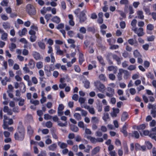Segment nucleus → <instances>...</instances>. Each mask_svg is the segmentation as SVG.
<instances>
[{
	"instance_id": "31",
	"label": "nucleus",
	"mask_w": 156,
	"mask_h": 156,
	"mask_svg": "<svg viewBox=\"0 0 156 156\" xmlns=\"http://www.w3.org/2000/svg\"><path fill=\"white\" fill-rule=\"evenodd\" d=\"M1 37V39L4 41H6L7 39L8 34L7 33L4 32L2 33Z\"/></svg>"
},
{
	"instance_id": "56",
	"label": "nucleus",
	"mask_w": 156,
	"mask_h": 156,
	"mask_svg": "<svg viewBox=\"0 0 156 156\" xmlns=\"http://www.w3.org/2000/svg\"><path fill=\"white\" fill-rule=\"evenodd\" d=\"M86 100V99L83 98L82 97H80L78 100L79 102L80 103V104H83L85 102V101Z\"/></svg>"
},
{
	"instance_id": "34",
	"label": "nucleus",
	"mask_w": 156,
	"mask_h": 156,
	"mask_svg": "<svg viewBox=\"0 0 156 156\" xmlns=\"http://www.w3.org/2000/svg\"><path fill=\"white\" fill-rule=\"evenodd\" d=\"M123 144L125 153L126 154H128L129 152V150L127 143L125 142Z\"/></svg>"
},
{
	"instance_id": "26",
	"label": "nucleus",
	"mask_w": 156,
	"mask_h": 156,
	"mask_svg": "<svg viewBox=\"0 0 156 156\" xmlns=\"http://www.w3.org/2000/svg\"><path fill=\"white\" fill-rule=\"evenodd\" d=\"M97 58L102 66H104L105 65V63L104 62L103 58L100 55L98 56H97Z\"/></svg>"
},
{
	"instance_id": "22",
	"label": "nucleus",
	"mask_w": 156,
	"mask_h": 156,
	"mask_svg": "<svg viewBox=\"0 0 156 156\" xmlns=\"http://www.w3.org/2000/svg\"><path fill=\"white\" fill-rule=\"evenodd\" d=\"M84 61V59L83 54L82 53H80L79 58V64L81 65Z\"/></svg>"
},
{
	"instance_id": "62",
	"label": "nucleus",
	"mask_w": 156,
	"mask_h": 156,
	"mask_svg": "<svg viewBox=\"0 0 156 156\" xmlns=\"http://www.w3.org/2000/svg\"><path fill=\"white\" fill-rule=\"evenodd\" d=\"M78 98V95L77 94H74L72 97L73 100L76 101H77Z\"/></svg>"
},
{
	"instance_id": "44",
	"label": "nucleus",
	"mask_w": 156,
	"mask_h": 156,
	"mask_svg": "<svg viewBox=\"0 0 156 156\" xmlns=\"http://www.w3.org/2000/svg\"><path fill=\"white\" fill-rule=\"evenodd\" d=\"M30 101L31 104H33L35 105H38L39 103V101L37 100H34L33 99H30Z\"/></svg>"
},
{
	"instance_id": "32",
	"label": "nucleus",
	"mask_w": 156,
	"mask_h": 156,
	"mask_svg": "<svg viewBox=\"0 0 156 156\" xmlns=\"http://www.w3.org/2000/svg\"><path fill=\"white\" fill-rule=\"evenodd\" d=\"M122 69H119V72L117 75V77L118 79L119 80H120L122 79Z\"/></svg>"
},
{
	"instance_id": "57",
	"label": "nucleus",
	"mask_w": 156,
	"mask_h": 156,
	"mask_svg": "<svg viewBox=\"0 0 156 156\" xmlns=\"http://www.w3.org/2000/svg\"><path fill=\"white\" fill-rule=\"evenodd\" d=\"M150 127H154L156 125V121L153 119L152 120L150 123L149 124Z\"/></svg>"
},
{
	"instance_id": "50",
	"label": "nucleus",
	"mask_w": 156,
	"mask_h": 156,
	"mask_svg": "<svg viewBox=\"0 0 156 156\" xmlns=\"http://www.w3.org/2000/svg\"><path fill=\"white\" fill-rule=\"evenodd\" d=\"M119 46L118 45H110L109 48L110 49L113 50L116 49L118 48Z\"/></svg>"
},
{
	"instance_id": "43",
	"label": "nucleus",
	"mask_w": 156,
	"mask_h": 156,
	"mask_svg": "<svg viewBox=\"0 0 156 156\" xmlns=\"http://www.w3.org/2000/svg\"><path fill=\"white\" fill-rule=\"evenodd\" d=\"M30 39L31 42H34L37 39V37L36 35H31L30 36Z\"/></svg>"
},
{
	"instance_id": "61",
	"label": "nucleus",
	"mask_w": 156,
	"mask_h": 156,
	"mask_svg": "<svg viewBox=\"0 0 156 156\" xmlns=\"http://www.w3.org/2000/svg\"><path fill=\"white\" fill-rule=\"evenodd\" d=\"M80 9L79 8H77L75 10L74 12L76 16L78 17L79 16V14L80 12Z\"/></svg>"
},
{
	"instance_id": "35",
	"label": "nucleus",
	"mask_w": 156,
	"mask_h": 156,
	"mask_svg": "<svg viewBox=\"0 0 156 156\" xmlns=\"http://www.w3.org/2000/svg\"><path fill=\"white\" fill-rule=\"evenodd\" d=\"M137 23V20L135 19H133L131 22V25L132 27V30L133 29L137 28L136 27V25Z\"/></svg>"
},
{
	"instance_id": "30",
	"label": "nucleus",
	"mask_w": 156,
	"mask_h": 156,
	"mask_svg": "<svg viewBox=\"0 0 156 156\" xmlns=\"http://www.w3.org/2000/svg\"><path fill=\"white\" fill-rule=\"evenodd\" d=\"M87 30L88 32H91L93 34H94L95 32V28L93 26L87 27Z\"/></svg>"
},
{
	"instance_id": "47",
	"label": "nucleus",
	"mask_w": 156,
	"mask_h": 156,
	"mask_svg": "<svg viewBox=\"0 0 156 156\" xmlns=\"http://www.w3.org/2000/svg\"><path fill=\"white\" fill-rule=\"evenodd\" d=\"M99 78L102 81H105L106 80V78L105 75L103 74H100L99 76Z\"/></svg>"
},
{
	"instance_id": "4",
	"label": "nucleus",
	"mask_w": 156,
	"mask_h": 156,
	"mask_svg": "<svg viewBox=\"0 0 156 156\" xmlns=\"http://www.w3.org/2000/svg\"><path fill=\"white\" fill-rule=\"evenodd\" d=\"M86 12L85 10H83L80 12V15L78 17L80 19V23L83 22L86 20L87 18L85 16Z\"/></svg>"
},
{
	"instance_id": "21",
	"label": "nucleus",
	"mask_w": 156,
	"mask_h": 156,
	"mask_svg": "<svg viewBox=\"0 0 156 156\" xmlns=\"http://www.w3.org/2000/svg\"><path fill=\"white\" fill-rule=\"evenodd\" d=\"M122 73H124L123 77L124 79H127L130 76L129 72L126 70L122 69Z\"/></svg>"
},
{
	"instance_id": "59",
	"label": "nucleus",
	"mask_w": 156,
	"mask_h": 156,
	"mask_svg": "<svg viewBox=\"0 0 156 156\" xmlns=\"http://www.w3.org/2000/svg\"><path fill=\"white\" fill-rule=\"evenodd\" d=\"M120 4L127 5L129 3V1L128 0H121L120 1Z\"/></svg>"
},
{
	"instance_id": "45",
	"label": "nucleus",
	"mask_w": 156,
	"mask_h": 156,
	"mask_svg": "<svg viewBox=\"0 0 156 156\" xmlns=\"http://www.w3.org/2000/svg\"><path fill=\"white\" fill-rule=\"evenodd\" d=\"M154 28V26L153 25L150 23L147 25V30H153Z\"/></svg>"
},
{
	"instance_id": "5",
	"label": "nucleus",
	"mask_w": 156,
	"mask_h": 156,
	"mask_svg": "<svg viewBox=\"0 0 156 156\" xmlns=\"http://www.w3.org/2000/svg\"><path fill=\"white\" fill-rule=\"evenodd\" d=\"M110 56H112L113 58L117 61L118 64L120 65L121 64V59H122V58L118 57L117 55L112 54L111 53H108L107 55V57H109Z\"/></svg>"
},
{
	"instance_id": "46",
	"label": "nucleus",
	"mask_w": 156,
	"mask_h": 156,
	"mask_svg": "<svg viewBox=\"0 0 156 156\" xmlns=\"http://www.w3.org/2000/svg\"><path fill=\"white\" fill-rule=\"evenodd\" d=\"M79 31L81 33L83 34H85L86 33V29L84 27H81Z\"/></svg>"
},
{
	"instance_id": "19",
	"label": "nucleus",
	"mask_w": 156,
	"mask_h": 156,
	"mask_svg": "<svg viewBox=\"0 0 156 156\" xmlns=\"http://www.w3.org/2000/svg\"><path fill=\"white\" fill-rule=\"evenodd\" d=\"M127 127L126 125H124L122 129L121 130V132H122L124 135L125 136H127L128 135V133L126 131Z\"/></svg>"
},
{
	"instance_id": "63",
	"label": "nucleus",
	"mask_w": 156,
	"mask_h": 156,
	"mask_svg": "<svg viewBox=\"0 0 156 156\" xmlns=\"http://www.w3.org/2000/svg\"><path fill=\"white\" fill-rule=\"evenodd\" d=\"M74 70L75 71L77 72V73H80L81 71L79 67V66L78 65H76L74 66Z\"/></svg>"
},
{
	"instance_id": "15",
	"label": "nucleus",
	"mask_w": 156,
	"mask_h": 156,
	"mask_svg": "<svg viewBox=\"0 0 156 156\" xmlns=\"http://www.w3.org/2000/svg\"><path fill=\"white\" fill-rule=\"evenodd\" d=\"M28 66L29 67L30 69H34L35 66V62L32 59H30L29 61Z\"/></svg>"
},
{
	"instance_id": "2",
	"label": "nucleus",
	"mask_w": 156,
	"mask_h": 156,
	"mask_svg": "<svg viewBox=\"0 0 156 156\" xmlns=\"http://www.w3.org/2000/svg\"><path fill=\"white\" fill-rule=\"evenodd\" d=\"M26 11L30 15H34L36 12L34 7L30 4H28L26 5Z\"/></svg>"
},
{
	"instance_id": "54",
	"label": "nucleus",
	"mask_w": 156,
	"mask_h": 156,
	"mask_svg": "<svg viewBox=\"0 0 156 156\" xmlns=\"http://www.w3.org/2000/svg\"><path fill=\"white\" fill-rule=\"evenodd\" d=\"M8 1L7 0H4L1 2V5L2 6H7L8 4Z\"/></svg>"
},
{
	"instance_id": "48",
	"label": "nucleus",
	"mask_w": 156,
	"mask_h": 156,
	"mask_svg": "<svg viewBox=\"0 0 156 156\" xmlns=\"http://www.w3.org/2000/svg\"><path fill=\"white\" fill-rule=\"evenodd\" d=\"M51 118V116L48 114H45L44 115V119L46 120L50 119Z\"/></svg>"
},
{
	"instance_id": "9",
	"label": "nucleus",
	"mask_w": 156,
	"mask_h": 156,
	"mask_svg": "<svg viewBox=\"0 0 156 156\" xmlns=\"http://www.w3.org/2000/svg\"><path fill=\"white\" fill-rule=\"evenodd\" d=\"M32 55L34 58L36 60H41V58L40 54L37 51H33Z\"/></svg>"
},
{
	"instance_id": "33",
	"label": "nucleus",
	"mask_w": 156,
	"mask_h": 156,
	"mask_svg": "<svg viewBox=\"0 0 156 156\" xmlns=\"http://www.w3.org/2000/svg\"><path fill=\"white\" fill-rule=\"evenodd\" d=\"M133 54L135 58H138L139 57H142L141 55L137 50H135L134 51Z\"/></svg>"
},
{
	"instance_id": "16",
	"label": "nucleus",
	"mask_w": 156,
	"mask_h": 156,
	"mask_svg": "<svg viewBox=\"0 0 156 156\" xmlns=\"http://www.w3.org/2000/svg\"><path fill=\"white\" fill-rule=\"evenodd\" d=\"M129 115L126 112H123L121 116V120L122 122L125 121L128 117Z\"/></svg>"
},
{
	"instance_id": "53",
	"label": "nucleus",
	"mask_w": 156,
	"mask_h": 156,
	"mask_svg": "<svg viewBox=\"0 0 156 156\" xmlns=\"http://www.w3.org/2000/svg\"><path fill=\"white\" fill-rule=\"evenodd\" d=\"M58 125L61 127L66 126L67 125V122H66L65 123H63L61 122H59L58 123Z\"/></svg>"
},
{
	"instance_id": "58",
	"label": "nucleus",
	"mask_w": 156,
	"mask_h": 156,
	"mask_svg": "<svg viewBox=\"0 0 156 156\" xmlns=\"http://www.w3.org/2000/svg\"><path fill=\"white\" fill-rule=\"evenodd\" d=\"M47 154L46 151H41L40 153H39L37 155V156H46Z\"/></svg>"
},
{
	"instance_id": "23",
	"label": "nucleus",
	"mask_w": 156,
	"mask_h": 156,
	"mask_svg": "<svg viewBox=\"0 0 156 156\" xmlns=\"http://www.w3.org/2000/svg\"><path fill=\"white\" fill-rule=\"evenodd\" d=\"M51 21L57 24L60 21V18L57 16L53 17L51 20Z\"/></svg>"
},
{
	"instance_id": "41",
	"label": "nucleus",
	"mask_w": 156,
	"mask_h": 156,
	"mask_svg": "<svg viewBox=\"0 0 156 156\" xmlns=\"http://www.w3.org/2000/svg\"><path fill=\"white\" fill-rule=\"evenodd\" d=\"M45 126L48 128H51L52 126V123L50 121H48L45 123Z\"/></svg>"
},
{
	"instance_id": "64",
	"label": "nucleus",
	"mask_w": 156,
	"mask_h": 156,
	"mask_svg": "<svg viewBox=\"0 0 156 156\" xmlns=\"http://www.w3.org/2000/svg\"><path fill=\"white\" fill-rule=\"evenodd\" d=\"M49 154L50 156H61L59 154H56L54 152H50L49 153Z\"/></svg>"
},
{
	"instance_id": "38",
	"label": "nucleus",
	"mask_w": 156,
	"mask_h": 156,
	"mask_svg": "<svg viewBox=\"0 0 156 156\" xmlns=\"http://www.w3.org/2000/svg\"><path fill=\"white\" fill-rule=\"evenodd\" d=\"M109 114L107 113H105L104 114L103 116L102 117L103 119L105 122L107 120L109 119Z\"/></svg>"
},
{
	"instance_id": "42",
	"label": "nucleus",
	"mask_w": 156,
	"mask_h": 156,
	"mask_svg": "<svg viewBox=\"0 0 156 156\" xmlns=\"http://www.w3.org/2000/svg\"><path fill=\"white\" fill-rule=\"evenodd\" d=\"M36 67L38 69L41 68L43 66V63L41 62H39L37 63Z\"/></svg>"
},
{
	"instance_id": "1",
	"label": "nucleus",
	"mask_w": 156,
	"mask_h": 156,
	"mask_svg": "<svg viewBox=\"0 0 156 156\" xmlns=\"http://www.w3.org/2000/svg\"><path fill=\"white\" fill-rule=\"evenodd\" d=\"M25 129L21 122H19L18 127V132L14 134V138L16 140L20 141L23 140L25 136Z\"/></svg>"
},
{
	"instance_id": "14",
	"label": "nucleus",
	"mask_w": 156,
	"mask_h": 156,
	"mask_svg": "<svg viewBox=\"0 0 156 156\" xmlns=\"http://www.w3.org/2000/svg\"><path fill=\"white\" fill-rule=\"evenodd\" d=\"M129 135L130 136L134 137L136 139L139 138L140 137L139 134L138 132L136 131H133L132 133H129Z\"/></svg>"
},
{
	"instance_id": "49",
	"label": "nucleus",
	"mask_w": 156,
	"mask_h": 156,
	"mask_svg": "<svg viewBox=\"0 0 156 156\" xmlns=\"http://www.w3.org/2000/svg\"><path fill=\"white\" fill-rule=\"evenodd\" d=\"M154 100L155 99L153 96H148V98H147V103L148 101L151 102H153L154 101Z\"/></svg>"
},
{
	"instance_id": "40",
	"label": "nucleus",
	"mask_w": 156,
	"mask_h": 156,
	"mask_svg": "<svg viewBox=\"0 0 156 156\" xmlns=\"http://www.w3.org/2000/svg\"><path fill=\"white\" fill-rule=\"evenodd\" d=\"M74 117L77 120H79L81 119V117L80 114L77 113H76L74 114Z\"/></svg>"
},
{
	"instance_id": "11",
	"label": "nucleus",
	"mask_w": 156,
	"mask_h": 156,
	"mask_svg": "<svg viewBox=\"0 0 156 156\" xmlns=\"http://www.w3.org/2000/svg\"><path fill=\"white\" fill-rule=\"evenodd\" d=\"M57 147V144L56 143H53L49 145L48 147V148L50 151H54L56 150Z\"/></svg>"
},
{
	"instance_id": "8",
	"label": "nucleus",
	"mask_w": 156,
	"mask_h": 156,
	"mask_svg": "<svg viewBox=\"0 0 156 156\" xmlns=\"http://www.w3.org/2000/svg\"><path fill=\"white\" fill-rule=\"evenodd\" d=\"M96 88L99 91L103 93L105 90V86L104 84L101 83H99L96 85Z\"/></svg>"
},
{
	"instance_id": "18",
	"label": "nucleus",
	"mask_w": 156,
	"mask_h": 156,
	"mask_svg": "<svg viewBox=\"0 0 156 156\" xmlns=\"http://www.w3.org/2000/svg\"><path fill=\"white\" fill-rule=\"evenodd\" d=\"M100 147L99 146H97L94 148L91 151V155L93 156L96 154L100 151Z\"/></svg>"
},
{
	"instance_id": "28",
	"label": "nucleus",
	"mask_w": 156,
	"mask_h": 156,
	"mask_svg": "<svg viewBox=\"0 0 156 156\" xmlns=\"http://www.w3.org/2000/svg\"><path fill=\"white\" fill-rule=\"evenodd\" d=\"M70 129L73 132H76L78 131V128L76 126L73 125H70Z\"/></svg>"
},
{
	"instance_id": "6",
	"label": "nucleus",
	"mask_w": 156,
	"mask_h": 156,
	"mask_svg": "<svg viewBox=\"0 0 156 156\" xmlns=\"http://www.w3.org/2000/svg\"><path fill=\"white\" fill-rule=\"evenodd\" d=\"M108 92L106 93V95L109 97H112L114 94V89L110 87H108L107 89Z\"/></svg>"
},
{
	"instance_id": "17",
	"label": "nucleus",
	"mask_w": 156,
	"mask_h": 156,
	"mask_svg": "<svg viewBox=\"0 0 156 156\" xmlns=\"http://www.w3.org/2000/svg\"><path fill=\"white\" fill-rule=\"evenodd\" d=\"M27 31L26 28H23L22 30H19L18 32V34L20 37H22L23 36L25 35Z\"/></svg>"
},
{
	"instance_id": "20",
	"label": "nucleus",
	"mask_w": 156,
	"mask_h": 156,
	"mask_svg": "<svg viewBox=\"0 0 156 156\" xmlns=\"http://www.w3.org/2000/svg\"><path fill=\"white\" fill-rule=\"evenodd\" d=\"M58 145L61 149H65L67 147V144L64 142H61L59 141L58 143Z\"/></svg>"
},
{
	"instance_id": "37",
	"label": "nucleus",
	"mask_w": 156,
	"mask_h": 156,
	"mask_svg": "<svg viewBox=\"0 0 156 156\" xmlns=\"http://www.w3.org/2000/svg\"><path fill=\"white\" fill-rule=\"evenodd\" d=\"M38 45L39 47L42 49H44L45 48V45L41 41L38 42Z\"/></svg>"
},
{
	"instance_id": "25",
	"label": "nucleus",
	"mask_w": 156,
	"mask_h": 156,
	"mask_svg": "<svg viewBox=\"0 0 156 156\" xmlns=\"http://www.w3.org/2000/svg\"><path fill=\"white\" fill-rule=\"evenodd\" d=\"M137 16L136 17V18H138L139 19H143L144 18V16L143 15V12L141 11H138L137 12Z\"/></svg>"
},
{
	"instance_id": "24",
	"label": "nucleus",
	"mask_w": 156,
	"mask_h": 156,
	"mask_svg": "<svg viewBox=\"0 0 156 156\" xmlns=\"http://www.w3.org/2000/svg\"><path fill=\"white\" fill-rule=\"evenodd\" d=\"M84 108L88 110L89 112L92 114H94L95 113L94 109L93 108H90L89 106H85Z\"/></svg>"
},
{
	"instance_id": "3",
	"label": "nucleus",
	"mask_w": 156,
	"mask_h": 156,
	"mask_svg": "<svg viewBox=\"0 0 156 156\" xmlns=\"http://www.w3.org/2000/svg\"><path fill=\"white\" fill-rule=\"evenodd\" d=\"M146 127L145 125L144 124L137 126V129L139 131L141 136H146V131L145 130H143L145 129Z\"/></svg>"
},
{
	"instance_id": "36",
	"label": "nucleus",
	"mask_w": 156,
	"mask_h": 156,
	"mask_svg": "<svg viewBox=\"0 0 156 156\" xmlns=\"http://www.w3.org/2000/svg\"><path fill=\"white\" fill-rule=\"evenodd\" d=\"M148 15L152 17L154 21L156 20V12H150Z\"/></svg>"
},
{
	"instance_id": "12",
	"label": "nucleus",
	"mask_w": 156,
	"mask_h": 156,
	"mask_svg": "<svg viewBox=\"0 0 156 156\" xmlns=\"http://www.w3.org/2000/svg\"><path fill=\"white\" fill-rule=\"evenodd\" d=\"M34 129L30 126H28L27 127V133L30 137H31L34 133Z\"/></svg>"
},
{
	"instance_id": "13",
	"label": "nucleus",
	"mask_w": 156,
	"mask_h": 156,
	"mask_svg": "<svg viewBox=\"0 0 156 156\" xmlns=\"http://www.w3.org/2000/svg\"><path fill=\"white\" fill-rule=\"evenodd\" d=\"M2 26L4 29L6 30H8L10 28H12V27H11L10 24L8 22H4L2 23Z\"/></svg>"
},
{
	"instance_id": "39",
	"label": "nucleus",
	"mask_w": 156,
	"mask_h": 156,
	"mask_svg": "<svg viewBox=\"0 0 156 156\" xmlns=\"http://www.w3.org/2000/svg\"><path fill=\"white\" fill-rule=\"evenodd\" d=\"M84 87L86 89H88L90 87V83L87 80H85L84 82Z\"/></svg>"
},
{
	"instance_id": "10",
	"label": "nucleus",
	"mask_w": 156,
	"mask_h": 156,
	"mask_svg": "<svg viewBox=\"0 0 156 156\" xmlns=\"http://www.w3.org/2000/svg\"><path fill=\"white\" fill-rule=\"evenodd\" d=\"M9 119L8 117L6 115H4L3 128L5 129H6L8 127L7 120Z\"/></svg>"
},
{
	"instance_id": "52",
	"label": "nucleus",
	"mask_w": 156,
	"mask_h": 156,
	"mask_svg": "<svg viewBox=\"0 0 156 156\" xmlns=\"http://www.w3.org/2000/svg\"><path fill=\"white\" fill-rule=\"evenodd\" d=\"M16 48V44L13 43H12L11 44V45L10 47H9L10 48V50L11 51H13L14 49H15Z\"/></svg>"
},
{
	"instance_id": "55",
	"label": "nucleus",
	"mask_w": 156,
	"mask_h": 156,
	"mask_svg": "<svg viewBox=\"0 0 156 156\" xmlns=\"http://www.w3.org/2000/svg\"><path fill=\"white\" fill-rule=\"evenodd\" d=\"M155 37L154 35H151V36L148 37H147V40L149 41H153L154 40Z\"/></svg>"
},
{
	"instance_id": "27",
	"label": "nucleus",
	"mask_w": 156,
	"mask_h": 156,
	"mask_svg": "<svg viewBox=\"0 0 156 156\" xmlns=\"http://www.w3.org/2000/svg\"><path fill=\"white\" fill-rule=\"evenodd\" d=\"M99 120L97 117H93L91 119V122L92 124H98Z\"/></svg>"
},
{
	"instance_id": "60",
	"label": "nucleus",
	"mask_w": 156,
	"mask_h": 156,
	"mask_svg": "<svg viewBox=\"0 0 156 156\" xmlns=\"http://www.w3.org/2000/svg\"><path fill=\"white\" fill-rule=\"evenodd\" d=\"M97 108L98 112H101L102 110V105L101 104H99L97 105Z\"/></svg>"
},
{
	"instance_id": "7",
	"label": "nucleus",
	"mask_w": 156,
	"mask_h": 156,
	"mask_svg": "<svg viewBox=\"0 0 156 156\" xmlns=\"http://www.w3.org/2000/svg\"><path fill=\"white\" fill-rule=\"evenodd\" d=\"M134 32L137 34L139 36H141L143 35V29L142 28L140 27L139 28H135V29H133Z\"/></svg>"
},
{
	"instance_id": "29",
	"label": "nucleus",
	"mask_w": 156,
	"mask_h": 156,
	"mask_svg": "<svg viewBox=\"0 0 156 156\" xmlns=\"http://www.w3.org/2000/svg\"><path fill=\"white\" fill-rule=\"evenodd\" d=\"M149 135V136L153 139H155L156 138V136L154 133H152L151 132H150L149 131L147 130V135Z\"/></svg>"
},
{
	"instance_id": "51",
	"label": "nucleus",
	"mask_w": 156,
	"mask_h": 156,
	"mask_svg": "<svg viewBox=\"0 0 156 156\" xmlns=\"http://www.w3.org/2000/svg\"><path fill=\"white\" fill-rule=\"evenodd\" d=\"M141 146L139 144L136 143L135 144V149L136 151L141 150Z\"/></svg>"
}]
</instances>
